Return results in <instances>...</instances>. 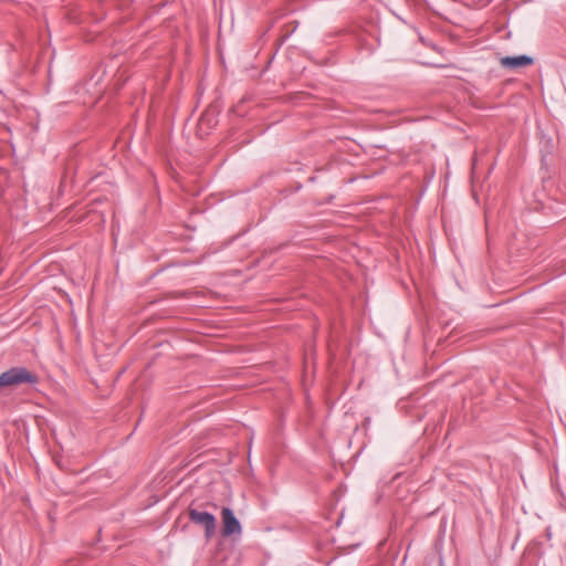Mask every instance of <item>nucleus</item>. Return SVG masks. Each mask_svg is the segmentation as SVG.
I'll return each mask as SVG.
<instances>
[{
  "label": "nucleus",
  "instance_id": "nucleus-1",
  "mask_svg": "<svg viewBox=\"0 0 566 566\" xmlns=\"http://www.w3.org/2000/svg\"><path fill=\"white\" fill-rule=\"evenodd\" d=\"M35 378L24 368H12L0 375V386H13L23 382H34Z\"/></svg>",
  "mask_w": 566,
  "mask_h": 566
},
{
  "label": "nucleus",
  "instance_id": "nucleus-2",
  "mask_svg": "<svg viewBox=\"0 0 566 566\" xmlns=\"http://www.w3.org/2000/svg\"><path fill=\"white\" fill-rule=\"evenodd\" d=\"M189 517L192 522L200 524L205 527L207 538H210L214 534L217 521L212 514L208 512H199L196 510H191L189 512Z\"/></svg>",
  "mask_w": 566,
  "mask_h": 566
},
{
  "label": "nucleus",
  "instance_id": "nucleus-3",
  "mask_svg": "<svg viewBox=\"0 0 566 566\" xmlns=\"http://www.w3.org/2000/svg\"><path fill=\"white\" fill-rule=\"evenodd\" d=\"M222 518V534L223 536H230L233 534H241V525L234 516L232 510L224 507L221 512Z\"/></svg>",
  "mask_w": 566,
  "mask_h": 566
},
{
  "label": "nucleus",
  "instance_id": "nucleus-4",
  "mask_svg": "<svg viewBox=\"0 0 566 566\" xmlns=\"http://www.w3.org/2000/svg\"><path fill=\"white\" fill-rule=\"evenodd\" d=\"M533 59L527 55H518V56H504L501 57L500 64L506 69H518L525 67L533 64Z\"/></svg>",
  "mask_w": 566,
  "mask_h": 566
},
{
  "label": "nucleus",
  "instance_id": "nucleus-5",
  "mask_svg": "<svg viewBox=\"0 0 566 566\" xmlns=\"http://www.w3.org/2000/svg\"><path fill=\"white\" fill-rule=\"evenodd\" d=\"M206 117L207 116L201 117V122H200L201 124L206 120Z\"/></svg>",
  "mask_w": 566,
  "mask_h": 566
}]
</instances>
